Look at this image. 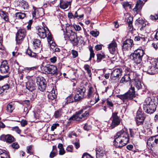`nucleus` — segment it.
Segmentation results:
<instances>
[{
	"mask_svg": "<svg viewBox=\"0 0 158 158\" xmlns=\"http://www.w3.org/2000/svg\"><path fill=\"white\" fill-rule=\"evenodd\" d=\"M114 138V144L117 148H121L129 141V134L126 129H123L117 132Z\"/></svg>",
	"mask_w": 158,
	"mask_h": 158,
	"instance_id": "f257e3e1",
	"label": "nucleus"
},
{
	"mask_svg": "<svg viewBox=\"0 0 158 158\" xmlns=\"http://www.w3.org/2000/svg\"><path fill=\"white\" fill-rule=\"evenodd\" d=\"M156 105L153 97H148L145 100L143 103V109L147 113L151 114L156 110Z\"/></svg>",
	"mask_w": 158,
	"mask_h": 158,
	"instance_id": "f03ea898",
	"label": "nucleus"
},
{
	"mask_svg": "<svg viewBox=\"0 0 158 158\" xmlns=\"http://www.w3.org/2000/svg\"><path fill=\"white\" fill-rule=\"evenodd\" d=\"M144 70L148 73L154 74L158 72V59L156 61L151 62L147 61L144 66Z\"/></svg>",
	"mask_w": 158,
	"mask_h": 158,
	"instance_id": "7ed1b4c3",
	"label": "nucleus"
},
{
	"mask_svg": "<svg viewBox=\"0 0 158 158\" xmlns=\"http://www.w3.org/2000/svg\"><path fill=\"white\" fill-rule=\"evenodd\" d=\"M37 33L41 39H44L47 37V40H50L52 35L47 27H36Z\"/></svg>",
	"mask_w": 158,
	"mask_h": 158,
	"instance_id": "20e7f679",
	"label": "nucleus"
},
{
	"mask_svg": "<svg viewBox=\"0 0 158 158\" xmlns=\"http://www.w3.org/2000/svg\"><path fill=\"white\" fill-rule=\"evenodd\" d=\"M144 54L143 49H138L134 51L131 56V58L136 64L141 63Z\"/></svg>",
	"mask_w": 158,
	"mask_h": 158,
	"instance_id": "39448f33",
	"label": "nucleus"
},
{
	"mask_svg": "<svg viewBox=\"0 0 158 158\" xmlns=\"http://www.w3.org/2000/svg\"><path fill=\"white\" fill-rule=\"evenodd\" d=\"M135 93L134 88L131 85V88L127 93L124 94L119 95L118 97L122 100L123 102H125L126 101L132 100L135 97Z\"/></svg>",
	"mask_w": 158,
	"mask_h": 158,
	"instance_id": "423d86ee",
	"label": "nucleus"
},
{
	"mask_svg": "<svg viewBox=\"0 0 158 158\" xmlns=\"http://www.w3.org/2000/svg\"><path fill=\"white\" fill-rule=\"evenodd\" d=\"M89 114V112L88 111H86L83 113V110L82 109L71 116L69 120H76L77 121H79L81 119L84 120L87 118Z\"/></svg>",
	"mask_w": 158,
	"mask_h": 158,
	"instance_id": "0eeeda50",
	"label": "nucleus"
},
{
	"mask_svg": "<svg viewBox=\"0 0 158 158\" xmlns=\"http://www.w3.org/2000/svg\"><path fill=\"white\" fill-rule=\"evenodd\" d=\"M44 71L48 74L52 75H57L58 74V71L56 67L54 65L47 64L43 67Z\"/></svg>",
	"mask_w": 158,
	"mask_h": 158,
	"instance_id": "6e6552de",
	"label": "nucleus"
},
{
	"mask_svg": "<svg viewBox=\"0 0 158 158\" xmlns=\"http://www.w3.org/2000/svg\"><path fill=\"white\" fill-rule=\"evenodd\" d=\"M145 118V116L143 112L141 110H138L136 113L135 118L137 124L138 125L143 124Z\"/></svg>",
	"mask_w": 158,
	"mask_h": 158,
	"instance_id": "1a4fd4ad",
	"label": "nucleus"
},
{
	"mask_svg": "<svg viewBox=\"0 0 158 158\" xmlns=\"http://www.w3.org/2000/svg\"><path fill=\"white\" fill-rule=\"evenodd\" d=\"M26 35V31L24 29H20L18 30L16 36V40L18 44H20Z\"/></svg>",
	"mask_w": 158,
	"mask_h": 158,
	"instance_id": "9d476101",
	"label": "nucleus"
},
{
	"mask_svg": "<svg viewBox=\"0 0 158 158\" xmlns=\"http://www.w3.org/2000/svg\"><path fill=\"white\" fill-rule=\"evenodd\" d=\"M86 89L83 87L82 88H79L77 90V91L74 96V99L76 101H78L81 100L84 98H85V93Z\"/></svg>",
	"mask_w": 158,
	"mask_h": 158,
	"instance_id": "9b49d317",
	"label": "nucleus"
},
{
	"mask_svg": "<svg viewBox=\"0 0 158 158\" xmlns=\"http://www.w3.org/2000/svg\"><path fill=\"white\" fill-rule=\"evenodd\" d=\"M66 35L68 36L70 41L74 45H77L78 42V40L76 34L71 30L67 31Z\"/></svg>",
	"mask_w": 158,
	"mask_h": 158,
	"instance_id": "f8f14e48",
	"label": "nucleus"
},
{
	"mask_svg": "<svg viewBox=\"0 0 158 158\" xmlns=\"http://www.w3.org/2000/svg\"><path fill=\"white\" fill-rule=\"evenodd\" d=\"M36 83L39 90L42 92L45 90L46 84L45 83V80L44 77H37Z\"/></svg>",
	"mask_w": 158,
	"mask_h": 158,
	"instance_id": "ddd939ff",
	"label": "nucleus"
},
{
	"mask_svg": "<svg viewBox=\"0 0 158 158\" xmlns=\"http://www.w3.org/2000/svg\"><path fill=\"white\" fill-rule=\"evenodd\" d=\"M117 112L113 113L112 118L111 124V129H113L117 126L120 124L121 119L120 118L117 116Z\"/></svg>",
	"mask_w": 158,
	"mask_h": 158,
	"instance_id": "4468645a",
	"label": "nucleus"
},
{
	"mask_svg": "<svg viewBox=\"0 0 158 158\" xmlns=\"http://www.w3.org/2000/svg\"><path fill=\"white\" fill-rule=\"evenodd\" d=\"M148 145L152 148L158 146V135L149 138L147 142Z\"/></svg>",
	"mask_w": 158,
	"mask_h": 158,
	"instance_id": "2eb2a0df",
	"label": "nucleus"
},
{
	"mask_svg": "<svg viewBox=\"0 0 158 158\" xmlns=\"http://www.w3.org/2000/svg\"><path fill=\"white\" fill-rule=\"evenodd\" d=\"M0 71L2 73H9V68L6 61L2 62L0 67Z\"/></svg>",
	"mask_w": 158,
	"mask_h": 158,
	"instance_id": "dca6fc26",
	"label": "nucleus"
},
{
	"mask_svg": "<svg viewBox=\"0 0 158 158\" xmlns=\"http://www.w3.org/2000/svg\"><path fill=\"white\" fill-rule=\"evenodd\" d=\"M134 73L131 72L129 74H126L122 77L120 81V83L123 84H125L128 82H131L132 78V75Z\"/></svg>",
	"mask_w": 158,
	"mask_h": 158,
	"instance_id": "f3484780",
	"label": "nucleus"
},
{
	"mask_svg": "<svg viewBox=\"0 0 158 158\" xmlns=\"http://www.w3.org/2000/svg\"><path fill=\"white\" fill-rule=\"evenodd\" d=\"M133 45V40L131 39H128L124 42L122 48L124 50H129L130 49Z\"/></svg>",
	"mask_w": 158,
	"mask_h": 158,
	"instance_id": "a211bd4d",
	"label": "nucleus"
},
{
	"mask_svg": "<svg viewBox=\"0 0 158 158\" xmlns=\"http://www.w3.org/2000/svg\"><path fill=\"white\" fill-rule=\"evenodd\" d=\"M0 139L7 143H11L14 140V138L10 135L3 134L0 136Z\"/></svg>",
	"mask_w": 158,
	"mask_h": 158,
	"instance_id": "6ab92c4d",
	"label": "nucleus"
},
{
	"mask_svg": "<svg viewBox=\"0 0 158 158\" xmlns=\"http://www.w3.org/2000/svg\"><path fill=\"white\" fill-rule=\"evenodd\" d=\"M44 14L43 10L41 8L35 9L32 13L33 17L35 19L42 16Z\"/></svg>",
	"mask_w": 158,
	"mask_h": 158,
	"instance_id": "aec40b11",
	"label": "nucleus"
},
{
	"mask_svg": "<svg viewBox=\"0 0 158 158\" xmlns=\"http://www.w3.org/2000/svg\"><path fill=\"white\" fill-rule=\"evenodd\" d=\"M108 48L109 51L112 54H114L116 52L117 48V44L115 41L113 40L108 45Z\"/></svg>",
	"mask_w": 158,
	"mask_h": 158,
	"instance_id": "412c9836",
	"label": "nucleus"
},
{
	"mask_svg": "<svg viewBox=\"0 0 158 158\" xmlns=\"http://www.w3.org/2000/svg\"><path fill=\"white\" fill-rule=\"evenodd\" d=\"M122 70L121 69H114L111 75V77H120L122 75Z\"/></svg>",
	"mask_w": 158,
	"mask_h": 158,
	"instance_id": "4be33fe9",
	"label": "nucleus"
},
{
	"mask_svg": "<svg viewBox=\"0 0 158 158\" xmlns=\"http://www.w3.org/2000/svg\"><path fill=\"white\" fill-rule=\"evenodd\" d=\"M26 87L29 90L32 92L35 89V84L34 81L30 80L27 83Z\"/></svg>",
	"mask_w": 158,
	"mask_h": 158,
	"instance_id": "5701e85b",
	"label": "nucleus"
},
{
	"mask_svg": "<svg viewBox=\"0 0 158 158\" xmlns=\"http://www.w3.org/2000/svg\"><path fill=\"white\" fill-rule=\"evenodd\" d=\"M71 2V0H69V1H61L60 4V7L63 9L67 8L69 6H70Z\"/></svg>",
	"mask_w": 158,
	"mask_h": 158,
	"instance_id": "b1692460",
	"label": "nucleus"
},
{
	"mask_svg": "<svg viewBox=\"0 0 158 158\" xmlns=\"http://www.w3.org/2000/svg\"><path fill=\"white\" fill-rule=\"evenodd\" d=\"M144 5L143 2L141 0H138L137 2L136 5L133 10L137 12L138 10H140Z\"/></svg>",
	"mask_w": 158,
	"mask_h": 158,
	"instance_id": "393cba45",
	"label": "nucleus"
},
{
	"mask_svg": "<svg viewBox=\"0 0 158 158\" xmlns=\"http://www.w3.org/2000/svg\"><path fill=\"white\" fill-rule=\"evenodd\" d=\"M19 6L24 10H27L29 7L28 2L23 0L19 2Z\"/></svg>",
	"mask_w": 158,
	"mask_h": 158,
	"instance_id": "a878e982",
	"label": "nucleus"
},
{
	"mask_svg": "<svg viewBox=\"0 0 158 158\" xmlns=\"http://www.w3.org/2000/svg\"><path fill=\"white\" fill-rule=\"evenodd\" d=\"M15 108L14 104L13 102H10L7 106L6 110L7 112L11 113Z\"/></svg>",
	"mask_w": 158,
	"mask_h": 158,
	"instance_id": "bb28decb",
	"label": "nucleus"
},
{
	"mask_svg": "<svg viewBox=\"0 0 158 158\" xmlns=\"http://www.w3.org/2000/svg\"><path fill=\"white\" fill-rule=\"evenodd\" d=\"M57 154V148L55 146H53L52 147V150L51 152L49 157L50 158H53Z\"/></svg>",
	"mask_w": 158,
	"mask_h": 158,
	"instance_id": "cd10ccee",
	"label": "nucleus"
},
{
	"mask_svg": "<svg viewBox=\"0 0 158 158\" xmlns=\"http://www.w3.org/2000/svg\"><path fill=\"white\" fill-rule=\"evenodd\" d=\"M56 97V95L55 93V90L52 88V90L49 93L48 95V98L49 100H52Z\"/></svg>",
	"mask_w": 158,
	"mask_h": 158,
	"instance_id": "c85d7f7f",
	"label": "nucleus"
},
{
	"mask_svg": "<svg viewBox=\"0 0 158 158\" xmlns=\"http://www.w3.org/2000/svg\"><path fill=\"white\" fill-rule=\"evenodd\" d=\"M94 89V88L93 87L91 86L89 87L87 92V94L86 96L85 95V98H92Z\"/></svg>",
	"mask_w": 158,
	"mask_h": 158,
	"instance_id": "c756f323",
	"label": "nucleus"
},
{
	"mask_svg": "<svg viewBox=\"0 0 158 158\" xmlns=\"http://www.w3.org/2000/svg\"><path fill=\"white\" fill-rule=\"evenodd\" d=\"M41 42L40 40L37 39L34 40L33 42V45L35 49L40 48L41 46Z\"/></svg>",
	"mask_w": 158,
	"mask_h": 158,
	"instance_id": "7c9ffc66",
	"label": "nucleus"
},
{
	"mask_svg": "<svg viewBox=\"0 0 158 158\" xmlns=\"http://www.w3.org/2000/svg\"><path fill=\"white\" fill-rule=\"evenodd\" d=\"M49 40H48V42L50 45L51 50L52 51L56 47V44L54 42L52 36L51 39H49Z\"/></svg>",
	"mask_w": 158,
	"mask_h": 158,
	"instance_id": "2f4dec72",
	"label": "nucleus"
},
{
	"mask_svg": "<svg viewBox=\"0 0 158 158\" xmlns=\"http://www.w3.org/2000/svg\"><path fill=\"white\" fill-rule=\"evenodd\" d=\"M82 11L79 10H78L75 13V18L78 19L82 18L84 16V14L82 13Z\"/></svg>",
	"mask_w": 158,
	"mask_h": 158,
	"instance_id": "473e14b6",
	"label": "nucleus"
},
{
	"mask_svg": "<svg viewBox=\"0 0 158 158\" xmlns=\"http://www.w3.org/2000/svg\"><path fill=\"white\" fill-rule=\"evenodd\" d=\"M17 19H22L26 16V14L24 12H18L15 14Z\"/></svg>",
	"mask_w": 158,
	"mask_h": 158,
	"instance_id": "72a5a7b5",
	"label": "nucleus"
},
{
	"mask_svg": "<svg viewBox=\"0 0 158 158\" xmlns=\"http://www.w3.org/2000/svg\"><path fill=\"white\" fill-rule=\"evenodd\" d=\"M97 62L98 63L100 62L101 61V60L105 58L106 56L103 53H98L97 54Z\"/></svg>",
	"mask_w": 158,
	"mask_h": 158,
	"instance_id": "f704fd0d",
	"label": "nucleus"
},
{
	"mask_svg": "<svg viewBox=\"0 0 158 158\" xmlns=\"http://www.w3.org/2000/svg\"><path fill=\"white\" fill-rule=\"evenodd\" d=\"M134 85L136 88L138 89H141L142 87V85L140 81L136 79H134Z\"/></svg>",
	"mask_w": 158,
	"mask_h": 158,
	"instance_id": "c9c22d12",
	"label": "nucleus"
},
{
	"mask_svg": "<svg viewBox=\"0 0 158 158\" xmlns=\"http://www.w3.org/2000/svg\"><path fill=\"white\" fill-rule=\"evenodd\" d=\"M84 68L87 71L89 76L90 77L92 75L91 70L90 69V66L88 64H85L84 65Z\"/></svg>",
	"mask_w": 158,
	"mask_h": 158,
	"instance_id": "e433bc0d",
	"label": "nucleus"
},
{
	"mask_svg": "<svg viewBox=\"0 0 158 158\" xmlns=\"http://www.w3.org/2000/svg\"><path fill=\"white\" fill-rule=\"evenodd\" d=\"M6 21H8L9 19L8 14L5 11H2L0 15Z\"/></svg>",
	"mask_w": 158,
	"mask_h": 158,
	"instance_id": "4c0bfd02",
	"label": "nucleus"
},
{
	"mask_svg": "<svg viewBox=\"0 0 158 158\" xmlns=\"http://www.w3.org/2000/svg\"><path fill=\"white\" fill-rule=\"evenodd\" d=\"M62 113V109H59L55 111L54 116L55 118H58L61 116Z\"/></svg>",
	"mask_w": 158,
	"mask_h": 158,
	"instance_id": "58836bf2",
	"label": "nucleus"
},
{
	"mask_svg": "<svg viewBox=\"0 0 158 158\" xmlns=\"http://www.w3.org/2000/svg\"><path fill=\"white\" fill-rule=\"evenodd\" d=\"M74 99V97L73 96L70 95L67 97L65 101V104H68L69 103L72 102L73 101V99Z\"/></svg>",
	"mask_w": 158,
	"mask_h": 158,
	"instance_id": "ea45409f",
	"label": "nucleus"
},
{
	"mask_svg": "<svg viewBox=\"0 0 158 158\" xmlns=\"http://www.w3.org/2000/svg\"><path fill=\"white\" fill-rule=\"evenodd\" d=\"M26 53L30 56L31 57H35L36 56V54L33 52L31 49H27L26 51Z\"/></svg>",
	"mask_w": 158,
	"mask_h": 158,
	"instance_id": "a19ab883",
	"label": "nucleus"
},
{
	"mask_svg": "<svg viewBox=\"0 0 158 158\" xmlns=\"http://www.w3.org/2000/svg\"><path fill=\"white\" fill-rule=\"evenodd\" d=\"M27 152L30 155L32 154H33L34 151L32 149V146L31 145H30L28 146L27 148Z\"/></svg>",
	"mask_w": 158,
	"mask_h": 158,
	"instance_id": "79ce46f5",
	"label": "nucleus"
},
{
	"mask_svg": "<svg viewBox=\"0 0 158 158\" xmlns=\"http://www.w3.org/2000/svg\"><path fill=\"white\" fill-rule=\"evenodd\" d=\"M89 50L90 51V58H89V60H91V59L92 58H94V56H95V54L94 53L93 48L92 47L90 46L89 48Z\"/></svg>",
	"mask_w": 158,
	"mask_h": 158,
	"instance_id": "37998d69",
	"label": "nucleus"
},
{
	"mask_svg": "<svg viewBox=\"0 0 158 158\" xmlns=\"http://www.w3.org/2000/svg\"><path fill=\"white\" fill-rule=\"evenodd\" d=\"M128 33L130 34L131 33V34H132L134 33V31L135 30V29L133 28L132 25L128 26Z\"/></svg>",
	"mask_w": 158,
	"mask_h": 158,
	"instance_id": "c03bdc74",
	"label": "nucleus"
},
{
	"mask_svg": "<svg viewBox=\"0 0 158 158\" xmlns=\"http://www.w3.org/2000/svg\"><path fill=\"white\" fill-rule=\"evenodd\" d=\"M10 88V85L8 84H6L2 86L0 88L1 90H2V91H4L5 90H7Z\"/></svg>",
	"mask_w": 158,
	"mask_h": 158,
	"instance_id": "a18cd8bd",
	"label": "nucleus"
},
{
	"mask_svg": "<svg viewBox=\"0 0 158 158\" xmlns=\"http://www.w3.org/2000/svg\"><path fill=\"white\" fill-rule=\"evenodd\" d=\"M90 34L93 36L96 37L98 35L99 32L98 31H92L90 32Z\"/></svg>",
	"mask_w": 158,
	"mask_h": 158,
	"instance_id": "49530a36",
	"label": "nucleus"
},
{
	"mask_svg": "<svg viewBox=\"0 0 158 158\" xmlns=\"http://www.w3.org/2000/svg\"><path fill=\"white\" fill-rule=\"evenodd\" d=\"M133 18L131 17H129L127 19V21L128 24V26L132 25Z\"/></svg>",
	"mask_w": 158,
	"mask_h": 158,
	"instance_id": "de8ad7c7",
	"label": "nucleus"
},
{
	"mask_svg": "<svg viewBox=\"0 0 158 158\" xmlns=\"http://www.w3.org/2000/svg\"><path fill=\"white\" fill-rule=\"evenodd\" d=\"M0 158H10L8 154L3 152L0 154Z\"/></svg>",
	"mask_w": 158,
	"mask_h": 158,
	"instance_id": "09e8293b",
	"label": "nucleus"
},
{
	"mask_svg": "<svg viewBox=\"0 0 158 158\" xmlns=\"http://www.w3.org/2000/svg\"><path fill=\"white\" fill-rule=\"evenodd\" d=\"M12 130L13 131H16L18 134H20L21 132V130L17 126L13 127L12 128Z\"/></svg>",
	"mask_w": 158,
	"mask_h": 158,
	"instance_id": "8fccbe9b",
	"label": "nucleus"
},
{
	"mask_svg": "<svg viewBox=\"0 0 158 158\" xmlns=\"http://www.w3.org/2000/svg\"><path fill=\"white\" fill-rule=\"evenodd\" d=\"M106 103L107 105L109 107H113V104L110 99H107L106 100Z\"/></svg>",
	"mask_w": 158,
	"mask_h": 158,
	"instance_id": "3c124183",
	"label": "nucleus"
},
{
	"mask_svg": "<svg viewBox=\"0 0 158 158\" xmlns=\"http://www.w3.org/2000/svg\"><path fill=\"white\" fill-rule=\"evenodd\" d=\"M123 6L124 8H126L127 7H129V8H131V5L128 2H123Z\"/></svg>",
	"mask_w": 158,
	"mask_h": 158,
	"instance_id": "603ef678",
	"label": "nucleus"
},
{
	"mask_svg": "<svg viewBox=\"0 0 158 158\" xmlns=\"http://www.w3.org/2000/svg\"><path fill=\"white\" fill-rule=\"evenodd\" d=\"M104 150L101 151L96 154V157H99L103 156Z\"/></svg>",
	"mask_w": 158,
	"mask_h": 158,
	"instance_id": "864d4df0",
	"label": "nucleus"
},
{
	"mask_svg": "<svg viewBox=\"0 0 158 158\" xmlns=\"http://www.w3.org/2000/svg\"><path fill=\"white\" fill-rule=\"evenodd\" d=\"M82 158H93V157L87 153H85L83 155Z\"/></svg>",
	"mask_w": 158,
	"mask_h": 158,
	"instance_id": "5fc2aeb1",
	"label": "nucleus"
},
{
	"mask_svg": "<svg viewBox=\"0 0 158 158\" xmlns=\"http://www.w3.org/2000/svg\"><path fill=\"white\" fill-rule=\"evenodd\" d=\"M84 128L85 130L88 131L91 129V127L87 124H85L84 127Z\"/></svg>",
	"mask_w": 158,
	"mask_h": 158,
	"instance_id": "6e6d98bb",
	"label": "nucleus"
},
{
	"mask_svg": "<svg viewBox=\"0 0 158 158\" xmlns=\"http://www.w3.org/2000/svg\"><path fill=\"white\" fill-rule=\"evenodd\" d=\"M72 136H74L77 137V135L76 133L74 131H72L69 133L68 135V137L69 138H72Z\"/></svg>",
	"mask_w": 158,
	"mask_h": 158,
	"instance_id": "4d7b16f0",
	"label": "nucleus"
},
{
	"mask_svg": "<svg viewBox=\"0 0 158 158\" xmlns=\"http://www.w3.org/2000/svg\"><path fill=\"white\" fill-rule=\"evenodd\" d=\"M104 150V148L103 147H98L96 149V154L100 152L101 151Z\"/></svg>",
	"mask_w": 158,
	"mask_h": 158,
	"instance_id": "13d9d810",
	"label": "nucleus"
},
{
	"mask_svg": "<svg viewBox=\"0 0 158 158\" xmlns=\"http://www.w3.org/2000/svg\"><path fill=\"white\" fill-rule=\"evenodd\" d=\"M72 54L73 55V58H76L78 56V52L76 51L73 50L72 51Z\"/></svg>",
	"mask_w": 158,
	"mask_h": 158,
	"instance_id": "bf43d9fd",
	"label": "nucleus"
},
{
	"mask_svg": "<svg viewBox=\"0 0 158 158\" xmlns=\"http://www.w3.org/2000/svg\"><path fill=\"white\" fill-rule=\"evenodd\" d=\"M57 58L56 56H54L51 58L50 59V62L53 63H55L56 61Z\"/></svg>",
	"mask_w": 158,
	"mask_h": 158,
	"instance_id": "052dcab7",
	"label": "nucleus"
},
{
	"mask_svg": "<svg viewBox=\"0 0 158 158\" xmlns=\"http://www.w3.org/2000/svg\"><path fill=\"white\" fill-rule=\"evenodd\" d=\"M11 146L13 148L15 149H18L19 147V144L16 143H12Z\"/></svg>",
	"mask_w": 158,
	"mask_h": 158,
	"instance_id": "680f3d73",
	"label": "nucleus"
},
{
	"mask_svg": "<svg viewBox=\"0 0 158 158\" xmlns=\"http://www.w3.org/2000/svg\"><path fill=\"white\" fill-rule=\"evenodd\" d=\"M66 150L68 152H72L73 151V146L69 145L66 148Z\"/></svg>",
	"mask_w": 158,
	"mask_h": 158,
	"instance_id": "e2e57ef3",
	"label": "nucleus"
},
{
	"mask_svg": "<svg viewBox=\"0 0 158 158\" xmlns=\"http://www.w3.org/2000/svg\"><path fill=\"white\" fill-rule=\"evenodd\" d=\"M9 76V73L4 76H0V81L3 80L4 79L8 77Z\"/></svg>",
	"mask_w": 158,
	"mask_h": 158,
	"instance_id": "0e129e2a",
	"label": "nucleus"
},
{
	"mask_svg": "<svg viewBox=\"0 0 158 158\" xmlns=\"http://www.w3.org/2000/svg\"><path fill=\"white\" fill-rule=\"evenodd\" d=\"M59 124H53L51 127V130L53 131L54 129L56 128L57 126Z\"/></svg>",
	"mask_w": 158,
	"mask_h": 158,
	"instance_id": "69168bd1",
	"label": "nucleus"
},
{
	"mask_svg": "<svg viewBox=\"0 0 158 158\" xmlns=\"http://www.w3.org/2000/svg\"><path fill=\"white\" fill-rule=\"evenodd\" d=\"M75 15H73L72 13H69L68 14V17L70 19H75Z\"/></svg>",
	"mask_w": 158,
	"mask_h": 158,
	"instance_id": "338daca9",
	"label": "nucleus"
},
{
	"mask_svg": "<svg viewBox=\"0 0 158 158\" xmlns=\"http://www.w3.org/2000/svg\"><path fill=\"white\" fill-rule=\"evenodd\" d=\"M65 153V150L64 148L60 149L59 154L60 155H63Z\"/></svg>",
	"mask_w": 158,
	"mask_h": 158,
	"instance_id": "774afa93",
	"label": "nucleus"
}]
</instances>
